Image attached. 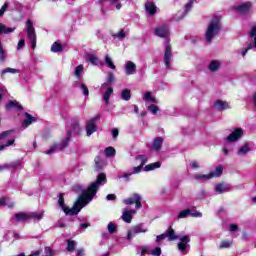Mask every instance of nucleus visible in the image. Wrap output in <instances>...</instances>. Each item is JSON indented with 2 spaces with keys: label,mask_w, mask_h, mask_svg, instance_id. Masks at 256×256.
<instances>
[{
  "label": "nucleus",
  "mask_w": 256,
  "mask_h": 256,
  "mask_svg": "<svg viewBox=\"0 0 256 256\" xmlns=\"http://www.w3.org/2000/svg\"><path fill=\"white\" fill-rule=\"evenodd\" d=\"M219 33H221V18H219V16H214L206 29V42L211 43Z\"/></svg>",
  "instance_id": "nucleus-3"
},
{
  "label": "nucleus",
  "mask_w": 256,
  "mask_h": 256,
  "mask_svg": "<svg viewBox=\"0 0 256 256\" xmlns=\"http://www.w3.org/2000/svg\"><path fill=\"white\" fill-rule=\"evenodd\" d=\"M253 7V2H244L242 4H239L234 7V10L237 11V13H240V15H247L251 11Z\"/></svg>",
  "instance_id": "nucleus-11"
},
{
  "label": "nucleus",
  "mask_w": 256,
  "mask_h": 256,
  "mask_svg": "<svg viewBox=\"0 0 256 256\" xmlns=\"http://www.w3.org/2000/svg\"><path fill=\"white\" fill-rule=\"evenodd\" d=\"M171 59H173L171 44H169V40H166V47L164 51V63L166 65V69H171Z\"/></svg>",
  "instance_id": "nucleus-10"
},
{
  "label": "nucleus",
  "mask_w": 256,
  "mask_h": 256,
  "mask_svg": "<svg viewBox=\"0 0 256 256\" xmlns=\"http://www.w3.org/2000/svg\"><path fill=\"white\" fill-rule=\"evenodd\" d=\"M151 255L153 256H161V247H156L154 250H152Z\"/></svg>",
  "instance_id": "nucleus-57"
},
{
  "label": "nucleus",
  "mask_w": 256,
  "mask_h": 256,
  "mask_svg": "<svg viewBox=\"0 0 256 256\" xmlns=\"http://www.w3.org/2000/svg\"><path fill=\"white\" fill-rule=\"evenodd\" d=\"M108 232L113 235V233H117V225L113 222H110L107 226Z\"/></svg>",
  "instance_id": "nucleus-46"
},
{
  "label": "nucleus",
  "mask_w": 256,
  "mask_h": 256,
  "mask_svg": "<svg viewBox=\"0 0 256 256\" xmlns=\"http://www.w3.org/2000/svg\"><path fill=\"white\" fill-rule=\"evenodd\" d=\"M136 214H137V210L124 209L121 219L124 221V223H131V221H133V215H136Z\"/></svg>",
  "instance_id": "nucleus-15"
},
{
  "label": "nucleus",
  "mask_w": 256,
  "mask_h": 256,
  "mask_svg": "<svg viewBox=\"0 0 256 256\" xmlns=\"http://www.w3.org/2000/svg\"><path fill=\"white\" fill-rule=\"evenodd\" d=\"M145 11L148 17H153L157 13V6L152 1H147L145 3Z\"/></svg>",
  "instance_id": "nucleus-16"
},
{
  "label": "nucleus",
  "mask_w": 256,
  "mask_h": 256,
  "mask_svg": "<svg viewBox=\"0 0 256 256\" xmlns=\"http://www.w3.org/2000/svg\"><path fill=\"white\" fill-rule=\"evenodd\" d=\"M7 59V53L3 49V44L0 42V63H5V60Z\"/></svg>",
  "instance_id": "nucleus-41"
},
{
  "label": "nucleus",
  "mask_w": 256,
  "mask_h": 256,
  "mask_svg": "<svg viewBox=\"0 0 256 256\" xmlns=\"http://www.w3.org/2000/svg\"><path fill=\"white\" fill-rule=\"evenodd\" d=\"M249 37L254 40V49H256V25L249 31Z\"/></svg>",
  "instance_id": "nucleus-43"
},
{
  "label": "nucleus",
  "mask_w": 256,
  "mask_h": 256,
  "mask_svg": "<svg viewBox=\"0 0 256 256\" xmlns=\"http://www.w3.org/2000/svg\"><path fill=\"white\" fill-rule=\"evenodd\" d=\"M222 65H223V62H221V60H211L208 65V69L212 73H217V71H219V69H221Z\"/></svg>",
  "instance_id": "nucleus-19"
},
{
  "label": "nucleus",
  "mask_w": 256,
  "mask_h": 256,
  "mask_svg": "<svg viewBox=\"0 0 256 256\" xmlns=\"http://www.w3.org/2000/svg\"><path fill=\"white\" fill-rule=\"evenodd\" d=\"M0 206L1 207H9L10 209L15 207V203L11 202V203H8L7 202V198H1L0 199Z\"/></svg>",
  "instance_id": "nucleus-42"
},
{
  "label": "nucleus",
  "mask_w": 256,
  "mask_h": 256,
  "mask_svg": "<svg viewBox=\"0 0 256 256\" xmlns=\"http://www.w3.org/2000/svg\"><path fill=\"white\" fill-rule=\"evenodd\" d=\"M107 201H115V199H117V196H115V194H108L106 196Z\"/></svg>",
  "instance_id": "nucleus-62"
},
{
  "label": "nucleus",
  "mask_w": 256,
  "mask_h": 256,
  "mask_svg": "<svg viewBox=\"0 0 256 256\" xmlns=\"http://www.w3.org/2000/svg\"><path fill=\"white\" fill-rule=\"evenodd\" d=\"M67 251H75V241L68 240Z\"/></svg>",
  "instance_id": "nucleus-53"
},
{
  "label": "nucleus",
  "mask_w": 256,
  "mask_h": 256,
  "mask_svg": "<svg viewBox=\"0 0 256 256\" xmlns=\"http://www.w3.org/2000/svg\"><path fill=\"white\" fill-rule=\"evenodd\" d=\"M29 219H34V221H41L43 218V212H30L28 213Z\"/></svg>",
  "instance_id": "nucleus-32"
},
{
  "label": "nucleus",
  "mask_w": 256,
  "mask_h": 256,
  "mask_svg": "<svg viewBox=\"0 0 256 256\" xmlns=\"http://www.w3.org/2000/svg\"><path fill=\"white\" fill-rule=\"evenodd\" d=\"M249 151H251V147H249L248 143H245L238 149L237 155H239L240 157H243V156L247 155V153H249Z\"/></svg>",
  "instance_id": "nucleus-23"
},
{
  "label": "nucleus",
  "mask_w": 256,
  "mask_h": 256,
  "mask_svg": "<svg viewBox=\"0 0 256 256\" xmlns=\"http://www.w3.org/2000/svg\"><path fill=\"white\" fill-rule=\"evenodd\" d=\"M121 99H123V101H129L131 99V90L129 89L122 90Z\"/></svg>",
  "instance_id": "nucleus-37"
},
{
  "label": "nucleus",
  "mask_w": 256,
  "mask_h": 256,
  "mask_svg": "<svg viewBox=\"0 0 256 256\" xmlns=\"http://www.w3.org/2000/svg\"><path fill=\"white\" fill-rule=\"evenodd\" d=\"M214 109L216 111H225L226 109H231V106H229V102L218 99L214 102Z\"/></svg>",
  "instance_id": "nucleus-17"
},
{
  "label": "nucleus",
  "mask_w": 256,
  "mask_h": 256,
  "mask_svg": "<svg viewBox=\"0 0 256 256\" xmlns=\"http://www.w3.org/2000/svg\"><path fill=\"white\" fill-rule=\"evenodd\" d=\"M148 111H150L152 115H157L159 108L157 105L152 104V105L148 106Z\"/></svg>",
  "instance_id": "nucleus-48"
},
{
  "label": "nucleus",
  "mask_w": 256,
  "mask_h": 256,
  "mask_svg": "<svg viewBox=\"0 0 256 256\" xmlns=\"http://www.w3.org/2000/svg\"><path fill=\"white\" fill-rule=\"evenodd\" d=\"M13 108L18 109V111L23 110V106L19 105V102L17 101L8 102V104L6 105V109L8 111H11Z\"/></svg>",
  "instance_id": "nucleus-29"
},
{
  "label": "nucleus",
  "mask_w": 256,
  "mask_h": 256,
  "mask_svg": "<svg viewBox=\"0 0 256 256\" xmlns=\"http://www.w3.org/2000/svg\"><path fill=\"white\" fill-rule=\"evenodd\" d=\"M155 35L161 38L169 37V28L166 25H160L155 29Z\"/></svg>",
  "instance_id": "nucleus-14"
},
{
  "label": "nucleus",
  "mask_w": 256,
  "mask_h": 256,
  "mask_svg": "<svg viewBox=\"0 0 256 256\" xmlns=\"http://www.w3.org/2000/svg\"><path fill=\"white\" fill-rule=\"evenodd\" d=\"M105 63L109 67V69L115 70V64L113 63V60L111 59V56L106 55L105 56Z\"/></svg>",
  "instance_id": "nucleus-44"
},
{
  "label": "nucleus",
  "mask_w": 256,
  "mask_h": 256,
  "mask_svg": "<svg viewBox=\"0 0 256 256\" xmlns=\"http://www.w3.org/2000/svg\"><path fill=\"white\" fill-rule=\"evenodd\" d=\"M45 256H55V252H53V249L51 247H46L44 249Z\"/></svg>",
  "instance_id": "nucleus-56"
},
{
  "label": "nucleus",
  "mask_w": 256,
  "mask_h": 256,
  "mask_svg": "<svg viewBox=\"0 0 256 256\" xmlns=\"http://www.w3.org/2000/svg\"><path fill=\"white\" fill-rule=\"evenodd\" d=\"M111 95H113V88L109 87L104 93V101L106 105H109V99H111Z\"/></svg>",
  "instance_id": "nucleus-38"
},
{
  "label": "nucleus",
  "mask_w": 256,
  "mask_h": 256,
  "mask_svg": "<svg viewBox=\"0 0 256 256\" xmlns=\"http://www.w3.org/2000/svg\"><path fill=\"white\" fill-rule=\"evenodd\" d=\"M112 83H115V75L112 72H109L107 81L102 85V87H107V85H112Z\"/></svg>",
  "instance_id": "nucleus-36"
},
{
  "label": "nucleus",
  "mask_w": 256,
  "mask_h": 256,
  "mask_svg": "<svg viewBox=\"0 0 256 256\" xmlns=\"http://www.w3.org/2000/svg\"><path fill=\"white\" fill-rule=\"evenodd\" d=\"M9 135H13V130H7V131L0 133V140L7 139V137H9Z\"/></svg>",
  "instance_id": "nucleus-51"
},
{
  "label": "nucleus",
  "mask_w": 256,
  "mask_h": 256,
  "mask_svg": "<svg viewBox=\"0 0 256 256\" xmlns=\"http://www.w3.org/2000/svg\"><path fill=\"white\" fill-rule=\"evenodd\" d=\"M86 61H89L92 65H99V58L94 54H88L86 56Z\"/></svg>",
  "instance_id": "nucleus-34"
},
{
  "label": "nucleus",
  "mask_w": 256,
  "mask_h": 256,
  "mask_svg": "<svg viewBox=\"0 0 256 256\" xmlns=\"http://www.w3.org/2000/svg\"><path fill=\"white\" fill-rule=\"evenodd\" d=\"M233 245V240H224L221 242L219 249H229Z\"/></svg>",
  "instance_id": "nucleus-40"
},
{
  "label": "nucleus",
  "mask_w": 256,
  "mask_h": 256,
  "mask_svg": "<svg viewBox=\"0 0 256 256\" xmlns=\"http://www.w3.org/2000/svg\"><path fill=\"white\" fill-rule=\"evenodd\" d=\"M94 161L96 171H101V169L105 167V162L103 161V159H101V157L97 156Z\"/></svg>",
  "instance_id": "nucleus-31"
},
{
  "label": "nucleus",
  "mask_w": 256,
  "mask_h": 256,
  "mask_svg": "<svg viewBox=\"0 0 256 256\" xmlns=\"http://www.w3.org/2000/svg\"><path fill=\"white\" fill-rule=\"evenodd\" d=\"M52 53H61L63 46L59 42H54L51 46Z\"/></svg>",
  "instance_id": "nucleus-35"
},
{
  "label": "nucleus",
  "mask_w": 256,
  "mask_h": 256,
  "mask_svg": "<svg viewBox=\"0 0 256 256\" xmlns=\"http://www.w3.org/2000/svg\"><path fill=\"white\" fill-rule=\"evenodd\" d=\"M144 101H150L151 103H157V99L153 97L151 92H145L143 96Z\"/></svg>",
  "instance_id": "nucleus-39"
},
{
  "label": "nucleus",
  "mask_w": 256,
  "mask_h": 256,
  "mask_svg": "<svg viewBox=\"0 0 256 256\" xmlns=\"http://www.w3.org/2000/svg\"><path fill=\"white\" fill-rule=\"evenodd\" d=\"M80 89L83 93V95H85V97H89V88H87V85L85 84H80Z\"/></svg>",
  "instance_id": "nucleus-50"
},
{
  "label": "nucleus",
  "mask_w": 256,
  "mask_h": 256,
  "mask_svg": "<svg viewBox=\"0 0 256 256\" xmlns=\"http://www.w3.org/2000/svg\"><path fill=\"white\" fill-rule=\"evenodd\" d=\"M239 229V226L237 224H230V231L235 232Z\"/></svg>",
  "instance_id": "nucleus-63"
},
{
  "label": "nucleus",
  "mask_w": 256,
  "mask_h": 256,
  "mask_svg": "<svg viewBox=\"0 0 256 256\" xmlns=\"http://www.w3.org/2000/svg\"><path fill=\"white\" fill-rule=\"evenodd\" d=\"M25 31L27 33L28 40L32 45V49H35V47H37V33L35 32L33 21L27 20Z\"/></svg>",
  "instance_id": "nucleus-6"
},
{
  "label": "nucleus",
  "mask_w": 256,
  "mask_h": 256,
  "mask_svg": "<svg viewBox=\"0 0 256 256\" xmlns=\"http://www.w3.org/2000/svg\"><path fill=\"white\" fill-rule=\"evenodd\" d=\"M105 183H107V175L100 173L96 180L88 186L87 190L82 192L72 208L65 205L63 194L59 195L58 205L64 211L65 215H78L83 207H87L93 201V198L97 195V191H99V187H103Z\"/></svg>",
  "instance_id": "nucleus-1"
},
{
  "label": "nucleus",
  "mask_w": 256,
  "mask_h": 256,
  "mask_svg": "<svg viewBox=\"0 0 256 256\" xmlns=\"http://www.w3.org/2000/svg\"><path fill=\"white\" fill-rule=\"evenodd\" d=\"M71 141V132H68L66 137L62 139L61 143L53 144L49 150L46 151V155H53V153H57V151H63L69 142Z\"/></svg>",
  "instance_id": "nucleus-5"
},
{
  "label": "nucleus",
  "mask_w": 256,
  "mask_h": 256,
  "mask_svg": "<svg viewBox=\"0 0 256 256\" xmlns=\"http://www.w3.org/2000/svg\"><path fill=\"white\" fill-rule=\"evenodd\" d=\"M147 231H148V229H147V227H145V225L137 224L135 226H132L128 230L126 239H127V241H133V238L135 236L139 235V233H147Z\"/></svg>",
  "instance_id": "nucleus-7"
},
{
  "label": "nucleus",
  "mask_w": 256,
  "mask_h": 256,
  "mask_svg": "<svg viewBox=\"0 0 256 256\" xmlns=\"http://www.w3.org/2000/svg\"><path fill=\"white\" fill-rule=\"evenodd\" d=\"M83 71H85V67L83 64H80L74 69L73 75L76 79H81V77H83Z\"/></svg>",
  "instance_id": "nucleus-26"
},
{
  "label": "nucleus",
  "mask_w": 256,
  "mask_h": 256,
  "mask_svg": "<svg viewBox=\"0 0 256 256\" xmlns=\"http://www.w3.org/2000/svg\"><path fill=\"white\" fill-rule=\"evenodd\" d=\"M167 237V235L161 234L156 237V243H161V241H164V239Z\"/></svg>",
  "instance_id": "nucleus-59"
},
{
  "label": "nucleus",
  "mask_w": 256,
  "mask_h": 256,
  "mask_svg": "<svg viewBox=\"0 0 256 256\" xmlns=\"http://www.w3.org/2000/svg\"><path fill=\"white\" fill-rule=\"evenodd\" d=\"M112 137L117 139L119 137V130L117 128L112 129Z\"/></svg>",
  "instance_id": "nucleus-61"
},
{
  "label": "nucleus",
  "mask_w": 256,
  "mask_h": 256,
  "mask_svg": "<svg viewBox=\"0 0 256 256\" xmlns=\"http://www.w3.org/2000/svg\"><path fill=\"white\" fill-rule=\"evenodd\" d=\"M141 200V195L133 194L131 197L124 199L123 203H125V205H135L136 209H141V207H143Z\"/></svg>",
  "instance_id": "nucleus-9"
},
{
  "label": "nucleus",
  "mask_w": 256,
  "mask_h": 256,
  "mask_svg": "<svg viewBox=\"0 0 256 256\" xmlns=\"http://www.w3.org/2000/svg\"><path fill=\"white\" fill-rule=\"evenodd\" d=\"M161 167V162H154L152 164H148L144 167V171H155V169H159Z\"/></svg>",
  "instance_id": "nucleus-33"
},
{
  "label": "nucleus",
  "mask_w": 256,
  "mask_h": 256,
  "mask_svg": "<svg viewBox=\"0 0 256 256\" xmlns=\"http://www.w3.org/2000/svg\"><path fill=\"white\" fill-rule=\"evenodd\" d=\"M190 167L192 169H199V163L197 161H194L190 164Z\"/></svg>",
  "instance_id": "nucleus-64"
},
{
  "label": "nucleus",
  "mask_w": 256,
  "mask_h": 256,
  "mask_svg": "<svg viewBox=\"0 0 256 256\" xmlns=\"http://www.w3.org/2000/svg\"><path fill=\"white\" fill-rule=\"evenodd\" d=\"M137 73V65L133 61H127L125 64V74L135 75Z\"/></svg>",
  "instance_id": "nucleus-18"
},
{
  "label": "nucleus",
  "mask_w": 256,
  "mask_h": 256,
  "mask_svg": "<svg viewBox=\"0 0 256 256\" xmlns=\"http://www.w3.org/2000/svg\"><path fill=\"white\" fill-rule=\"evenodd\" d=\"M14 219L16 223H25V221H29V213L20 212L14 214Z\"/></svg>",
  "instance_id": "nucleus-20"
},
{
  "label": "nucleus",
  "mask_w": 256,
  "mask_h": 256,
  "mask_svg": "<svg viewBox=\"0 0 256 256\" xmlns=\"http://www.w3.org/2000/svg\"><path fill=\"white\" fill-rule=\"evenodd\" d=\"M5 73L15 74V73H19V70L15 68H5L4 70H2V75H5Z\"/></svg>",
  "instance_id": "nucleus-52"
},
{
  "label": "nucleus",
  "mask_w": 256,
  "mask_h": 256,
  "mask_svg": "<svg viewBox=\"0 0 256 256\" xmlns=\"http://www.w3.org/2000/svg\"><path fill=\"white\" fill-rule=\"evenodd\" d=\"M26 119H24L22 126L24 127V129H27V127L29 125H31V123H35V118L33 116H31V114L26 113L25 114Z\"/></svg>",
  "instance_id": "nucleus-25"
},
{
  "label": "nucleus",
  "mask_w": 256,
  "mask_h": 256,
  "mask_svg": "<svg viewBox=\"0 0 256 256\" xmlns=\"http://www.w3.org/2000/svg\"><path fill=\"white\" fill-rule=\"evenodd\" d=\"M164 234L169 241H176V239L179 240L177 247L181 253H185V251L191 247L189 245V243H191V237L189 235L175 234V230L171 226Z\"/></svg>",
  "instance_id": "nucleus-2"
},
{
  "label": "nucleus",
  "mask_w": 256,
  "mask_h": 256,
  "mask_svg": "<svg viewBox=\"0 0 256 256\" xmlns=\"http://www.w3.org/2000/svg\"><path fill=\"white\" fill-rule=\"evenodd\" d=\"M121 1L123 0H110V3L119 11V9L122 7Z\"/></svg>",
  "instance_id": "nucleus-49"
},
{
  "label": "nucleus",
  "mask_w": 256,
  "mask_h": 256,
  "mask_svg": "<svg viewBox=\"0 0 256 256\" xmlns=\"http://www.w3.org/2000/svg\"><path fill=\"white\" fill-rule=\"evenodd\" d=\"M214 190L216 193H218V195H221L223 193H227V191H231V188L225 183H220L215 185Z\"/></svg>",
  "instance_id": "nucleus-21"
},
{
  "label": "nucleus",
  "mask_w": 256,
  "mask_h": 256,
  "mask_svg": "<svg viewBox=\"0 0 256 256\" xmlns=\"http://www.w3.org/2000/svg\"><path fill=\"white\" fill-rule=\"evenodd\" d=\"M241 137H243V129L236 128L229 136H227L226 141H228V143H233L239 141Z\"/></svg>",
  "instance_id": "nucleus-13"
},
{
  "label": "nucleus",
  "mask_w": 256,
  "mask_h": 256,
  "mask_svg": "<svg viewBox=\"0 0 256 256\" xmlns=\"http://www.w3.org/2000/svg\"><path fill=\"white\" fill-rule=\"evenodd\" d=\"M193 3H195V0H190L186 5H185V9L183 12V17H185V15H187V13L189 11H191V9H193Z\"/></svg>",
  "instance_id": "nucleus-45"
},
{
  "label": "nucleus",
  "mask_w": 256,
  "mask_h": 256,
  "mask_svg": "<svg viewBox=\"0 0 256 256\" xmlns=\"http://www.w3.org/2000/svg\"><path fill=\"white\" fill-rule=\"evenodd\" d=\"M15 31V27H7L5 24L0 23V35H9V33H13Z\"/></svg>",
  "instance_id": "nucleus-24"
},
{
  "label": "nucleus",
  "mask_w": 256,
  "mask_h": 256,
  "mask_svg": "<svg viewBox=\"0 0 256 256\" xmlns=\"http://www.w3.org/2000/svg\"><path fill=\"white\" fill-rule=\"evenodd\" d=\"M97 121H99V116L91 118L86 122V135L91 137L93 133L97 132Z\"/></svg>",
  "instance_id": "nucleus-8"
},
{
  "label": "nucleus",
  "mask_w": 256,
  "mask_h": 256,
  "mask_svg": "<svg viewBox=\"0 0 256 256\" xmlns=\"http://www.w3.org/2000/svg\"><path fill=\"white\" fill-rule=\"evenodd\" d=\"M115 153H116V151H115V148H113V147H108L105 149L106 157H115Z\"/></svg>",
  "instance_id": "nucleus-47"
},
{
  "label": "nucleus",
  "mask_w": 256,
  "mask_h": 256,
  "mask_svg": "<svg viewBox=\"0 0 256 256\" xmlns=\"http://www.w3.org/2000/svg\"><path fill=\"white\" fill-rule=\"evenodd\" d=\"M9 8V3L5 2L2 8L0 9V17H3L5 15V11Z\"/></svg>",
  "instance_id": "nucleus-55"
},
{
  "label": "nucleus",
  "mask_w": 256,
  "mask_h": 256,
  "mask_svg": "<svg viewBox=\"0 0 256 256\" xmlns=\"http://www.w3.org/2000/svg\"><path fill=\"white\" fill-rule=\"evenodd\" d=\"M250 49H253V44H248V47L245 48L244 50L240 51V55H242V57H245V55H247V53L250 51Z\"/></svg>",
  "instance_id": "nucleus-54"
},
{
  "label": "nucleus",
  "mask_w": 256,
  "mask_h": 256,
  "mask_svg": "<svg viewBox=\"0 0 256 256\" xmlns=\"http://www.w3.org/2000/svg\"><path fill=\"white\" fill-rule=\"evenodd\" d=\"M193 179H195L196 181H200L201 183L205 182V181H209L211 180V175L210 174H195L193 176Z\"/></svg>",
  "instance_id": "nucleus-27"
},
{
  "label": "nucleus",
  "mask_w": 256,
  "mask_h": 256,
  "mask_svg": "<svg viewBox=\"0 0 256 256\" xmlns=\"http://www.w3.org/2000/svg\"><path fill=\"white\" fill-rule=\"evenodd\" d=\"M79 131H81V127L79 126V122H74L71 125V130L67 131L66 136L69 135V133H70V138H71V135H73V133L77 134V133H79Z\"/></svg>",
  "instance_id": "nucleus-28"
},
{
  "label": "nucleus",
  "mask_w": 256,
  "mask_h": 256,
  "mask_svg": "<svg viewBox=\"0 0 256 256\" xmlns=\"http://www.w3.org/2000/svg\"><path fill=\"white\" fill-rule=\"evenodd\" d=\"M148 158L145 155H138L135 157L134 163L137 166H134L132 169L125 172L122 176H118V179H125L126 181H130L131 175H137L141 173L143 170V167L145 166V163H147Z\"/></svg>",
  "instance_id": "nucleus-4"
},
{
  "label": "nucleus",
  "mask_w": 256,
  "mask_h": 256,
  "mask_svg": "<svg viewBox=\"0 0 256 256\" xmlns=\"http://www.w3.org/2000/svg\"><path fill=\"white\" fill-rule=\"evenodd\" d=\"M210 179H213L215 177H221L223 175V166H218L215 168V171H212L209 173Z\"/></svg>",
  "instance_id": "nucleus-30"
},
{
  "label": "nucleus",
  "mask_w": 256,
  "mask_h": 256,
  "mask_svg": "<svg viewBox=\"0 0 256 256\" xmlns=\"http://www.w3.org/2000/svg\"><path fill=\"white\" fill-rule=\"evenodd\" d=\"M114 37H117V39H125V31L120 30L118 33L114 35Z\"/></svg>",
  "instance_id": "nucleus-58"
},
{
  "label": "nucleus",
  "mask_w": 256,
  "mask_h": 256,
  "mask_svg": "<svg viewBox=\"0 0 256 256\" xmlns=\"http://www.w3.org/2000/svg\"><path fill=\"white\" fill-rule=\"evenodd\" d=\"M203 217V213L197 212V211H192L191 209H185L182 210L178 213L177 219H187V217Z\"/></svg>",
  "instance_id": "nucleus-12"
},
{
  "label": "nucleus",
  "mask_w": 256,
  "mask_h": 256,
  "mask_svg": "<svg viewBox=\"0 0 256 256\" xmlns=\"http://www.w3.org/2000/svg\"><path fill=\"white\" fill-rule=\"evenodd\" d=\"M22 47H25V39L21 38L18 42V45H17V49L18 51L22 48Z\"/></svg>",
  "instance_id": "nucleus-60"
},
{
  "label": "nucleus",
  "mask_w": 256,
  "mask_h": 256,
  "mask_svg": "<svg viewBox=\"0 0 256 256\" xmlns=\"http://www.w3.org/2000/svg\"><path fill=\"white\" fill-rule=\"evenodd\" d=\"M161 147H163V138H155L152 143V151H161Z\"/></svg>",
  "instance_id": "nucleus-22"
}]
</instances>
